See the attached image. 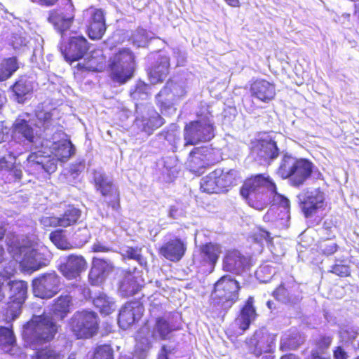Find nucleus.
Returning a JSON list of instances; mask_svg holds the SVG:
<instances>
[{
    "mask_svg": "<svg viewBox=\"0 0 359 359\" xmlns=\"http://www.w3.org/2000/svg\"><path fill=\"white\" fill-rule=\"evenodd\" d=\"M241 196L252 208L262 210L273 203L285 209L290 206L289 200L276 191L275 184L263 175L248 179L241 189Z\"/></svg>",
    "mask_w": 359,
    "mask_h": 359,
    "instance_id": "f257e3e1",
    "label": "nucleus"
},
{
    "mask_svg": "<svg viewBox=\"0 0 359 359\" xmlns=\"http://www.w3.org/2000/svg\"><path fill=\"white\" fill-rule=\"evenodd\" d=\"M7 245L8 250L13 258L4 267L5 272L8 275L14 274L18 263L25 271H33L46 266L48 262L41 250L34 249L20 243L15 235L7 238Z\"/></svg>",
    "mask_w": 359,
    "mask_h": 359,
    "instance_id": "f03ea898",
    "label": "nucleus"
},
{
    "mask_svg": "<svg viewBox=\"0 0 359 359\" xmlns=\"http://www.w3.org/2000/svg\"><path fill=\"white\" fill-rule=\"evenodd\" d=\"M50 149L52 155L44 156L41 151L29 154L27 157L29 166L36 170H43L48 173H53L57 169V162L67 161L74 154L75 150L72 142L67 140L53 142Z\"/></svg>",
    "mask_w": 359,
    "mask_h": 359,
    "instance_id": "7ed1b4c3",
    "label": "nucleus"
},
{
    "mask_svg": "<svg viewBox=\"0 0 359 359\" xmlns=\"http://www.w3.org/2000/svg\"><path fill=\"white\" fill-rule=\"evenodd\" d=\"M57 331V326L47 315L34 316L24 327L22 336L31 346L52 340Z\"/></svg>",
    "mask_w": 359,
    "mask_h": 359,
    "instance_id": "20e7f679",
    "label": "nucleus"
},
{
    "mask_svg": "<svg viewBox=\"0 0 359 359\" xmlns=\"http://www.w3.org/2000/svg\"><path fill=\"white\" fill-rule=\"evenodd\" d=\"M312 163L306 159H297L285 154L278 170V174L283 179L289 178L292 186L299 187L310 177Z\"/></svg>",
    "mask_w": 359,
    "mask_h": 359,
    "instance_id": "39448f33",
    "label": "nucleus"
},
{
    "mask_svg": "<svg viewBox=\"0 0 359 359\" xmlns=\"http://www.w3.org/2000/svg\"><path fill=\"white\" fill-rule=\"evenodd\" d=\"M13 275L7 274L5 271L0 272V302L6 297L13 303L14 313L8 311L15 320L20 313V306L24 303L27 293V283L22 280H12Z\"/></svg>",
    "mask_w": 359,
    "mask_h": 359,
    "instance_id": "423d86ee",
    "label": "nucleus"
},
{
    "mask_svg": "<svg viewBox=\"0 0 359 359\" xmlns=\"http://www.w3.org/2000/svg\"><path fill=\"white\" fill-rule=\"evenodd\" d=\"M109 67L111 80L118 84H123L133 76L135 56L128 48L121 49L110 58Z\"/></svg>",
    "mask_w": 359,
    "mask_h": 359,
    "instance_id": "0eeeda50",
    "label": "nucleus"
},
{
    "mask_svg": "<svg viewBox=\"0 0 359 359\" xmlns=\"http://www.w3.org/2000/svg\"><path fill=\"white\" fill-rule=\"evenodd\" d=\"M208 113L204 118L190 123L184 128L185 146L194 145L201 142H207L214 137L213 126Z\"/></svg>",
    "mask_w": 359,
    "mask_h": 359,
    "instance_id": "6e6552de",
    "label": "nucleus"
},
{
    "mask_svg": "<svg viewBox=\"0 0 359 359\" xmlns=\"http://www.w3.org/2000/svg\"><path fill=\"white\" fill-rule=\"evenodd\" d=\"M97 315L92 311L76 312L71 318L70 327L77 338H90L98 329Z\"/></svg>",
    "mask_w": 359,
    "mask_h": 359,
    "instance_id": "1a4fd4ad",
    "label": "nucleus"
},
{
    "mask_svg": "<svg viewBox=\"0 0 359 359\" xmlns=\"http://www.w3.org/2000/svg\"><path fill=\"white\" fill-rule=\"evenodd\" d=\"M239 289L238 281L224 276L215 283L212 297L222 301V307L227 309L238 299Z\"/></svg>",
    "mask_w": 359,
    "mask_h": 359,
    "instance_id": "9d476101",
    "label": "nucleus"
},
{
    "mask_svg": "<svg viewBox=\"0 0 359 359\" xmlns=\"http://www.w3.org/2000/svg\"><path fill=\"white\" fill-rule=\"evenodd\" d=\"M60 278L55 272L46 273L32 281L34 294L41 299H50L60 291Z\"/></svg>",
    "mask_w": 359,
    "mask_h": 359,
    "instance_id": "9b49d317",
    "label": "nucleus"
},
{
    "mask_svg": "<svg viewBox=\"0 0 359 359\" xmlns=\"http://www.w3.org/2000/svg\"><path fill=\"white\" fill-rule=\"evenodd\" d=\"M136 114L135 125L147 135L164 123L163 118L153 107L137 105Z\"/></svg>",
    "mask_w": 359,
    "mask_h": 359,
    "instance_id": "f8f14e48",
    "label": "nucleus"
},
{
    "mask_svg": "<svg viewBox=\"0 0 359 359\" xmlns=\"http://www.w3.org/2000/svg\"><path fill=\"white\" fill-rule=\"evenodd\" d=\"M276 336L265 329L257 330L253 336L247 339L246 344L250 353L259 356L263 352H271L275 344Z\"/></svg>",
    "mask_w": 359,
    "mask_h": 359,
    "instance_id": "ddd939ff",
    "label": "nucleus"
},
{
    "mask_svg": "<svg viewBox=\"0 0 359 359\" xmlns=\"http://www.w3.org/2000/svg\"><path fill=\"white\" fill-rule=\"evenodd\" d=\"M65 11L62 9L53 10L50 11L48 18V22L53 25L54 28L63 36L67 31L74 18V8L71 0H66Z\"/></svg>",
    "mask_w": 359,
    "mask_h": 359,
    "instance_id": "4468645a",
    "label": "nucleus"
},
{
    "mask_svg": "<svg viewBox=\"0 0 359 359\" xmlns=\"http://www.w3.org/2000/svg\"><path fill=\"white\" fill-rule=\"evenodd\" d=\"M298 199L306 217H309L323 207L325 194L319 189H308L299 194Z\"/></svg>",
    "mask_w": 359,
    "mask_h": 359,
    "instance_id": "2eb2a0df",
    "label": "nucleus"
},
{
    "mask_svg": "<svg viewBox=\"0 0 359 359\" xmlns=\"http://www.w3.org/2000/svg\"><path fill=\"white\" fill-rule=\"evenodd\" d=\"M214 163L212 150L206 147H198L190 152L186 165L191 172L201 175L204 168Z\"/></svg>",
    "mask_w": 359,
    "mask_h": 359,
    "instance_id": "dca6fc26",
    "label": "nucleus"
},
{
    "mask_svg": "<svg viewBox=\"0 0 359 359\" xmlns=\"http://www.w3.org/2000/svg\"><path fill=\"white\" fill-rule=\"evenodd\" d=\"M89 15L88 32L92 39H100L106 32V23L103 11L94 8L86 11Z\"/></svg>",
    "mask_w": 359,
    "mask_h": 359,
    "instance_id": "f3484780",
    "label": "nucleus"
},
{
    "mask_svg": "<svg viewBox=\"0 0 359 359\" xmlns=\"http://www.w3.org/2000/svg\"><path fill=\"white\" fill-rule=\"evenodd\" d=\"M249 259L235 250L228 251L223 259V269L235 274L242 273L249 267Z\"/></svg>",
    "mask_w": 359,
    "mask_h": 359,
    "instance_id": "a211bd4d",
    "label": "nucleus"
},
{
    "mask_svg": "<svg viewBox=\"0 0 359 359\" xmlns=\"http://www.w3.org/2000/svg\"><path fill=\"white\" fill-rule=\"evenodd\" d=\"M87 269L84 257L78 255H69L60 266V271L67 279H76Z\"/></svg>",
    "mask_w": 359,
    "mask_h": 359,
    "instance_id": "6ab92c4d",
    "label": "nucleus"
},
{
    "mask_svg": "<svg viewBox=\"0 0 359 359\" xmlns=\"http://www.w3.org/2000/svg\"><path fill=\"white\" fill-rule=\"evenodd\" d=\"M11 137L26 143H35L38 138L32 125L22 118H18L14 121L11 128Z\"/></svg>",
    "mask_w": 359,
    "mask_h": 359,
    "instance_id": "aec40b11",
    "label": "nucleus"
},
{
    "mask_svg": "<svg viewBox=\"0 0 359 359\" xmlns=\"http://www.w3.org/2000/svg\"><path fill=\"white\" fill-rule=\"evenodd\" d=\"M143 313L142 306L137 302H132L126 304L121 309L118 315V323L119 326L126 330L135 320L140 318Z\"/></svg>",
    "mask_w": 359,
    "mask_h": 359,
    "instance_id": "412c9836",
    "label": "nucleus"
},
{
    "mask_svg": "<svg viewBox=\"0 0 359 359\" xmlns=\"http://www.w3.org/2000/svg\"><path fill=\"white\" fill-rule=\"evenodd\" d=\"M88 50V43L83 36H72L68 47L62 53L67 61L74 62L82 58Z\"/></svg>",
    "mask_w": 359,
    "mask_h": 359,
    "instance_id": "4be33fe9",
    "label": "nucleus"
},
{
    "mask_svg": "<svg viewBox=\"0 0 359 359\" xmlns=\"http://www.w3.org/2000/svg\"><path fill=\"white\" fill-rule=\"evenodd\" d=\"M252 154L265 162L276 158L279 154L276 143L271 138L262 139L253 147Z\"/></svg>",
    "mask_w": 359,
    "mask_h": 359,
    "instance_id": "5701e85b",
    "label": "nucleus"
},
{
    "mask_svg": "<svg viewBox=\"0 0 359 359\" xmlns=\"http://www.w3.org/2000/svg\"><path fill=\"white\" fill-rule=\"evenodd\" d=\"M186 250V243L179 238H174L165 243L161 247L159 252L170 261L178 262L184 256Z\"/></svg>",
    "mask_w": 359,
    "mask_h": 359,
    "instance_id": "b1692460",
    "label": "nucleus"
},
{
    "mask_svg": "<svg viewBox=\"0 0 359 359\" xmlns=\"http://www.w3.org/2000/svg\"><path fill=\"white\" fill-rule=\"evenodd\" d=\"M273 296L278 301L290 306L298 304L302 299L301 292L296 283L290 285L281 284L274 290Z\"/></svg>",
    "mask_w": 359,
    "mask_h": 359,
    "instance_id": "393cba45",
    "label": "nucleus"
},
{
    "mask_svg": "<svg viewBox=\"0 0 359 359\" xmlns=\"http://www.w3.org/2000/svg\"><path fill=\"white\" fill-rule=\"evenodd\" d=\"M113 264L107 260L94 258L89 273V280L92 285H97L102 283L113 269Z\"/></svg>",
    "mask_w": 359,
    "mask_h": 359,
    "instance_id": "a878e982",
    "label": "nucleus"
},
{
    "mask_svg": "<svg viewBox=\"0 0 359 359\" xmlns=\"http://www.w3.org/2000/svg\"><path fill=\"white\" fill-rule=\"evenodd\" d=\"M252 97L264 102L272 100L276 95L275 86L264 79L255 81L250 86Z\"/></svg>",
    "mask_w": 359,
    "mask_h": 359,
    "instance_id": "bb28decb",
    "label": "nucleus"
},
{
    "mask_svg": "<svg viewBox=\"0 0 359 359\" xmlns=\"http://www.w3.org/2000/svg\"><path fill=\"white\" fill-rule=\"evenodd\" d=\"M93 179L96 190L102 196L118 198L117 191L111 179L102 170H94Z\"/></svg>",
    "mask_w": 359,
    "mask_h": 359,
    "instance_id": "cd10ccee",
    "label": "nucleus"
},
{
    "mask_svg": "<svg viewBox=\"0 0 359 359\" xmlns=\"http://www.w3.org/2000/svg\"><path fill=\"white\" fill-rule=\"evenodd\" d=\"M180 330V327L170 323L165 318H158L153 327L151 336L156 340H166L171 337L172 332Z\"/></svg>",
    "mask_w": 359,
    "mask_h": 359,
    "instance_id": "c85d7f7f",
    "label": "nucleus"
},
{
    "mask_svg": "<svg viewBox=\"0 0 359 359\" xmlns=\"http://www.w3.org/2000/svg\"><path fill=\"white\" fill-rule=\"evenodd\" d=\"M170 58L166 55L160 56L148 73L151 83L155 84L163 81L168 74Z\"/></svg>",
    "mask_w": 359,
    "mask_h": 359,
    "instance_id": "c756f323",
    "label": "nucleus"
},
{
    "mask_svg": "<svg viewBox=\"0 0 359 359\" xmlns=\"http://www.w3.org/2000/svg\"><path fill=\"white\" fill-rule=\"evenodd\" d=\"M254 299L250 297L242 309L239 316L236 319L235 323L242 331L248 329L250 323L255 319L256 311L253 306Z\"/></svg>",
    "mask_w": 359,
    "mask_h": 359,
    "instance_id": "7c9ffc66",
    "label": "nucleus"
},
{
    "mask_svg": "<svg viewBox=\"0 0 359 359\" xmlns=\"http://www.w3.org/2000/svg\"><path fill=\"white\" fill-rule=\"evenodd\" d=\"M170 86L165 85V86L159 92L157 95V100L161 104V111L163 113L167 110L170 111V114L175 112L176 109L174 107L178 100L175 97L174 93H171Z\"/></svg>",
    "mask_w": 359,
    "mask_h": 359,
    "instance_id": "2f4dec72",
    "label": "nucleus"
},
{
    "mask_svg": "<svg viewBox=\"0 0 359 359\" xmlns=\"http://www.w3.org/2000/svg\"><path fill=\"white\" fill-rule=\"evenodd\" d=\"M222 168H217L201 179V189L204 192L214 194L221 192L217 178L221 176Z\"/></svg>",
    "mask_w": 359,
    "mask_h": 359,
    "instance_id": "473e14b6",
    "label": "nucleus"
},
{
    "mask_svg": "<svg viewBox=\"0 0 359 359\" xmlns=\"http://www.w3.org/2000/svg\"><path fill=\"white\" fill-rule=\"evenodd\" d=\"M140 285L135 275L133 273L127 272L120 283L119 292L122 296H132L137 292Z\"/></svg>",
    "mask_w": 359,
    "mask_h": 359,
    "instance_id": "72a5a7b5",
    "label": "nucleus"
},
{
    "mask_svg": "<svg viewBox=\"0 0 359 359\" xmlns=\"http://www.w3.org/2000/svg\"><path fill=\"white\" fill-rule=\"evenodd\" d=\"M72 298L69 294L61 295L57 298L52 306V311L54 316L60 319H63L70 312L72 305Z\"/></svg>",
    "mask_w": 359,
    "mask_h": 359,
    "instance_id": "f704fd0d",
    "label": "nucleus"
},
{
    "mask_svg": "<svg viewBox=\"0 0 359 359\" xmlns=\"http://www.w3.org/2000/svg\"><path fill=\"white\" fill-rule=\"evenodd\" d=\"M93 304L102 314L109 315L115 310L113 299L105 294H100L93 299Z\"/></svg>",
    "mask_w": 359,
    "mask_h": 359,
    "instance_id": "c9c22d12",
    "label": "nucleus"
},
{
    "mask_svg": "<svg viewBox=\"0 0 359 359\" xmlns=\"http://www.w3.org/2000/svg\"><path fill=\"white\" fill-rule=\"evenodd\" d=\"M201 253L206 262L214 265L222 253V248L218 244L209 243L201 248Z\"/></svg>",
    "mask_w": 359,
    "mask_h": 359,
    "instance_id": "e433bc0d",
    "label": "nucleus"
},
{
    "mask_svg": "<svg viewBox=\"0 0 359 359\" xmlns=\"http://www.w3.org/2000/svg\"><path fill=\"white\" fill-rule=\"evenodd\" d=\"M18 67V63L15 57L3 60L0 64V81L9 79Z\"/></svg>",
    "mask_w": 359,
    "mask_h": 359,
    "instance_id": "4c0bfd02",
    "label": "nucleus"
},
{
    "mask_svg": "<svg viewBox=\"0 0 359 359\" xmlns=\"http://www.w3.org/2000/svg\"><path fill=\"white\" fill-rule=\"evenodd\" d=\"M81 210L74 206H69L60 217V226L67 227L74 224L81 217Z\"/></svg>",
    "mask_w": 359,
    "mask_h": 359,
    "instance_id": "58836bf2",
    "label": "nucleus"
},
{
    "mask_svg": "<svg viewBox=\"0 0 359 359\" xmlns=\"http://www.w3.org/2000/svg\"><path fill=\"white\" fill-rule=\"evenodd\" d=\"M238 172L233 169H222L221 176L217 178L221 191H224L226 188L235 184Z\"/></svg>",
    "mask_w": 359,
    "mask_h": 359,
    "instance_id": "ea45409f",
    "label": "nucleus"
},
{
    "mask_svg": "<svg viewBox=\"0 0 359 359\" xmlns=\"http://www.w3.org/2000/svg\"><path fill=\"white\" fill-rule=\"evenodd\" d=\"M13 90L18 97H22L31 93L33 85L27 77H21L13 86Z\"/></svg>",
    "mask_w": 359,
    "mask_h": 359,
    "instance_id": "a19ab883",
    "label": "nucleus"
},
{
    "mask_svg": "<svg viewBox=\"0 0 359 359\" xmlns=\"http://www.w3.org/2000/svg\"><path fill=\"white\" fill-rule=\"evenodd\" d=\"M303 342V340L297 334L295 335H287L285 334L281 340L280 348L283 351L288 349H295Z\"/></svg>",
    "mask_w": 359,
    "mask_h": 359,
    "instance_id": "79ce46f5",
    "label": "nucleus"
},
{
    "mask_svg": "<svg viewBox=\"0 0 359 359\" xmlns=\"http://www.w3.org/2000/svg\"><path fill=\"white\" fill-rule=\"evenodd\" d=\"M50 239L57 248L69 250L72 245L67 241L62 230H57L50 234Z\"/></svg>",
    "mask_w": 359,
    "mask_h": 359,
    "instance_id": "37998d69",
    "label": "nucleus"
},
{
    "mask_svg": "<svg viewBox=\"0 0 359 359\" xmlns=\"http://www.w3.org/2000/svg\"><path fill=\"white\" fill-rule=\"evenodd\" d=\"M60 351L50 346L41 348L36 352L34 359H62Z\"/></svg>",
    "mask_w": 359,
    "mask_h": 359,
    "instance_id": "c03bdc74",
    "label": "nucleus"
},
{
    "mask_svg": "<svg viewBox=\"0 0 359 359\" xmlns=\"http://www.w3.org/2000/svg\"><path fill=\"white\" fill-rule=\"evenodd\" d=\"M27 143L22 140H17L11 137V140L5 146L8 156H14L15 160H16V156L22 152L23 145Z\"/></svg>",
    "mask_w": 359,
    "mask_h": 359,
    "instance_id": "a18cd8bd",
    "label": "nucleus"
},
{
    "mask_svg": "<svg viewBox=\"0 0 359 359\" xmlns=\"http://www.w3.org/2000/svg\"><path fill=\"white\" fill-rule=\"evenodd\" d=\"M92 359H114V350L109 345L99 346L95 349Z\"/></svg>",
    "mask_w": 359,
    "mask_h": 359,
    "instance_id": "49530a36",
    "label": "nucleus"
},
{
    "mask_svg": "<svg viewBox=\"0 0 359 359\" xmlns=\"http://www.w3.org/2000/svg\"><path fill=\"white\" fill-rule=\"evenodd\" d=\"M332 341L330 336L322 335L315 340L316 348L312 350H317L320 353H324L329 348Z\"/></svg>",
    "mask_w": 359,
    "mask_h": 359,
    "instance_id": "de8ad7c7",
    "label": "nucleus"
},
{
    "mask_svg": "<svg viewBox=\"0 0 359 359\" xmlns=\"http://www.w3.org/2000/svg\"><path fill=\"white\" fill-rule=\"evenodd\" d=\"M15 337L13 331L7 327H0V346L12 345L15 342Z\"/></svg>",
    "mask_w": 359,
    "mask_h": 359,
    "instance_id": "09e8293b",
    "label": "nucleus"
},
{
    "mask_svg": "<svg viewBox=\"0 0 359 359\" xmlns=\"http://www.w3.org/2000/svg\"><path fill=\"white\" fill-rule=\"evenodd\" d=\"M319 248L324 255H331L337 250L338 245L334 241L328 239L321 242Z\"/></svg>",
    "mask_w": 359,
    "mask_h": 359,
    "instance_id": "8fccbe9b",
    "label": "nucleus"
},
{
    "mask_svg": "<svg viewBox=\"0 0 359 359\" xmlns=\"http://www.w3.org/2000/svg\"><path fill=\"white\" fill-rule=\"evenodd\" d=\"M148 41L147 32L144 29H139L133 35V43L138 47H144Z\"/></svg>",
    "mask_w": 359,
    "mask_h": 359,
    "instance_id": "3c124183",
    "label": "nucleus"
},
{
    "mask_svg": "<svg viewBox=\"0 0 359 359\" xmlns=\"http://www.w3.org/2000/svg\"><path fill=\"white\" fill-rule=\"evenodd\" d=\"M167 86H170V90H172L171 93H174L175 97L179 101L181 97H184L186 94V90L184 87L177 83L173 82L172 81H170L167 82Z\"/></svg>",
    "mask_w": 359,
    "mask_h": 359,
    "instance_id": "603ef678",
    "label": "nucleus"
},
{
    "mask_svg": "<svg viewBox=\"0 0 359 359\" xmlns=\"http://www.w3.org/2000/svg\"><path fill=\"white\" fill-rule=\"evenodd\" d=\"M15 164L14 156H3L0 158V171H9Z\"/></svg>",
    "mask_w": 359,
    "mask_h": 359,
    "instance_id": "864d4df0",
    "label": "nucleus"
},
{
    "mask_svg": "<svg viewBox=\"0 0 359 359\" xmlns=\"http://www.w3.org/2000/svg\"><path fill=\"white\" fill-rule=\"evenodd\" d=\"M176 161L172 158H167L164 161V168L170 178L175 177L177 173V168L175 165Z\"/></svg>",
    "mask_w": 359,
    "mask_h": 359,
    "instance_id": "5fc2aeb1",
    "label": "nucleus"
},
{
    "mask_svg": "<svg viewBox=\"0 0 359 359\" xmlns=\"http://www.w3.org/2000/svg\"><path fill=\"white\" fill-rule=\"evenodd\" d=\"M266 273L268 275L269 279L275 273V270L271 266L265 265L262 266L257 270L256 274L258 278L260 279L262 282H267L268 279L263 278L262 279V274Z\"/></svg>",
    "mask_w": 359,
    "mask_h": 359,
    "instance_id": "6e6d98bb",
    "label": "nucleus"
},
{
    "mask_svg": "<svg viewBox=\"0 0 359 359\" xmlns=\"http://www.w3.org/2000/svg\"><path fill=\"white\" fill-rule=\"evenodd\" d=\"M41 223L45 227L60 226V219L54 216L43 217L41 219Z\"/></svg>",
    "mask_w": 359,
    "mask_h": 359,
    "instance_id": "4d7b16f0",
    "label": "nucleus"
},
{
    "mask_svg": "<svg viewBox=\"0 0 359 359\" xmlns=\"http://www.w3.org/2000/svg\"><path fill=\"white\" fill-rule=\"evenodd\" d=\"M331 272L337 276L346 277L350 274V269L346 265L336 264L332 267Z\"/></svg>",
    "mask_w": 359,
    "mask_h": 359,
    "instance_id": "13d9d810",
    "label": "nucleus"
},
{
    "mask_svg": "<svg viewBox=\"0 0 359 359\" xmlns=\"http://www.w3.org/2000/svg\"><path fill=\"white\" fill-rule=\"evenodd\" d=\"M123 255L129 259H135L137 262H140L142 256L140 255V250L138 248H127L124 250Z\"/></svg>",
    "mask_w": 359,
    "mask_h": 359,
    "instance_id": "bf43d9fd",
    "label": "nucleus"
},
{
    "mask_svg": "<svg viewBox=\"0 0 359 359\" xmlns=\"http://www.w3.org/2000/svg\"><path fill=\"white\" fill-rule=\"evenodd\" d=\"M148 86L144 83L139 82L137 83L135 90L131 93L134 98L140 96L141 95L147 96Z\"/></svg>",
    "mask_w": 359,
    "mask_h": 359,
    "instance_id": "052dcab7",
    "label": "nucleus"
},
{
    "mask_svg": "<svg viewBox=\"0 0 359 359\" xmlns=\"http://www.w3.org/2000/svg\"><path fill=\"white\" fill-rule=\"evenodd\" d=\"M255 239L257 242L262 243L263 241L269 243L271 242L272 238L271 237L270 233L264 229H259L257 233L255 235Z\"/></svg>",
    "mask_w": 359,
    "mask_h": 359,
    "instance_id": "680f3d73",
    "label": "nucleus"
},
{
    "mask_svg": "<svg viewBox=\"0 0 359 359\" xmlns=\"http://www.w3.org/2000/svg\"><path fill=\"white\" fill-rule=\"evenodd\" d=\"M334 359H348L347 353L341 347L337 346L334 351Z\"/></svg>",
    "mask_w": 359,
    "mask_h": 359,
    "instance_id": "e2e57ef3",
    "label": "nucleus"
},
{
    "mask_svg": "<svg viewBox=\"0 0 359 359\" xmlns=\"http://www.w3.org/2000/svg\"><path fill=\"white\" fill-rule=\"evenodd\" d=\"M93 252H105L110 250L109 248L105 246L100 242H95L92 247Z\"/></svg>",
    "mask_w": 359,
    "mask_h": 359,
    "instance_id": "0e129e2a",
    "label": "nucleus"
},
{
    "mask_svg": "<svg viewBox=\"0 0 359 359\" xmlns=\"http://www.w3.org/2000/svg\"><path fill=\"white\" fill-rule=\"evenodd\" d=\"M32 2L43 6H53L58 0H31Z\"/></svg>",
    "mask_w": 359,
    "mask_h": 359,
    "instance_id": "69168bd1",
    "label": "nucleus"
},
{
    "mask_svg": "<svg viewBox=\"0 0 359 359\" xmlns=\"http://www.w3.org/2000/svg\"><path fill=\"white\" fill-rule=\"evenodd\" d=\"M9 171L13 173V175L15 177V179H17V180L21 179L22 175V170L20 168H18L15 164H14V166L13 167V168H11Z\"/></svg>",
    "mask_w": 359,
    "mask_h": 359,
    "instance_id": "338daca9",
    "label": "nucleus"
},
{
    "mask_svg": "<svg viewBox=\"0 0 359 359\" xmlns=\"http://www.w3.org/2000/svg\"><path fill=\"white\" fill-rule=\"evenodd\" d=\"M320 354L317 350H311V355L306 359H330V358L322 356Z\"/></svg>",
    "mask_w": 359,
    "mask_h": 359,
    "instance_id": "774afa93",
    "label": "nucleus"
}]
</instances>
